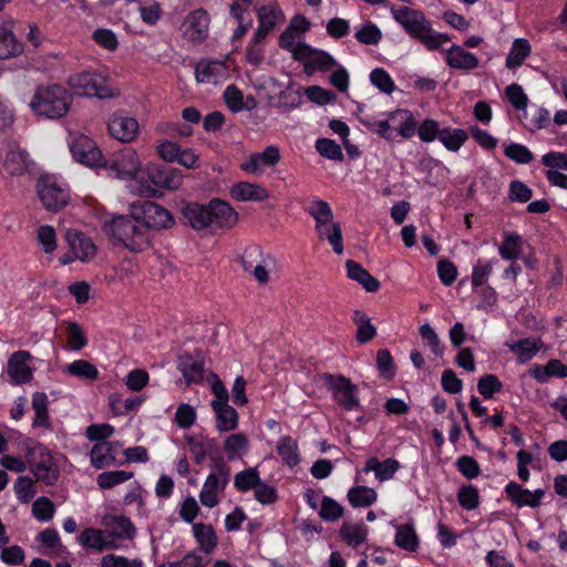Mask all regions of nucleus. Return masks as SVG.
<instances>
[{"instance_id":"1","label":"nucleus","mask_w":567,"mask_h":567,"mask_svg":"<svg viewBox=\"0 0 567 567\" xmlns=\"http://www.w3.org/2000/svg\"><path fill=\"white\" fill-rule=\"evenodd\" d=\"M391 13L405 32L420 41L427 50H436L451 40L447 33L436 32L422 11L400 7L392 8Z\"/></svg>"},{"instance_id":"2","label":"nucleus","mask_w":567,"mask_h":567,"mask_svg":"<svg viewBox=\"0 0 567 567\" xmlns=\"http://www.w3.org/2000/svg\"><path fill=\"white\" fill-rule=\"evenodd\" d=\"M72 102L71 94L59 84L39 85L29 103L37 116L58 120L66 115Z\"/></svg>"},{"instance_id":"3","label":"nucleus","mask_w":567,"mask_h":567,"mask_svg":"<svg viewBox=\"0 0 567 567\" xmlns=\"http://www.w3.org/2000/svg\"><path fill=\"white\" fill-rule=\"evenodd\" d=\"M105 233L122 243L132 251H142L148 244V231L142 226L140 220L130 216H117L104 224Z\"/></svg>"},{"instance_id":"4","label":"nucleus","mask_w":567,"mask_h":567,"mask_svg":"<svg viewBox=\"0 0 567 567\" xmlns=\"http://www.w3.org/2000/svg\"><path fill=\"white\" fill-rule=\"evenodd\" d=\"M69 85L73 93L80 96L112 99L120 95V91L111 85L110 79L105 74L94 71L70 76Z\"/></svg>"},{"instance_id":"5","label":"nucleus","mask_w":567,"mask_h":567,"mask_svg":"<svg viewBox=\"0 0 567 567\" xmlns=\"http://www.w3.org/2000/svg\"><path fill=\"white\" fill-rule=\"evenodd\" d=\"M22 452L28 458V468L38 481L52 485L59 477V468L49 450L37 442H23Z\"/></svg>"},{"instance_id":"6","label":"nucleus","mask_w":567,"mask_h":567,"mask_svg":"<svg viewBox=\"0 0 567 567\" xmlns=\"http://www.w3.org/2000/svg\"><path fill=\"white\" fill-rule=\"evenodd\" d=\"M130 213L134 219L140 220L146 231L167 229L175 223L169 210L151 200H136L131 204Z\"/></svg>"},{"instance_id":"7","label":"nucleus","mask_w":567,"mask_h":567,"mask_svg":"<svg viewBox=\"0 0 567 567\" xmlns=\"http://www.w3.org/2000/svg\"><path fill=\"white\" fill-rule=\"evenodd\" d=\"M109 174L122 181H135L143 169L141 157L136 150L125 147L113 154L109 162L104 161Z\"/></svg>"},{"instance_id":"8","label":"nucleus","mask_w":567,"mask_h":567,"mask_svg":"<svg viewBox=\"0 0 567 567\" xmlns=\"http://www.w3.org/2000/svg\"><path fill=\"white\" fill-rule=\"evenodd\" d=\"M230 480V467L219 463L214 466L199 492L200 503L208 508H213L219 503V495L223 494Z\"/></svg>"},{"instance_id":"9","label":"nucleus","mask_w":567,"mask_h":567,"mask_svg":"<svg viewBox=\"0 0 567 567\" xmlns=\"http://www.w3.org/2000/svg\"><path fill=\"white\" fill-rule=\"evenodd\" d=\"M1 164L6 174L22 176L32 165L30 154L16 140H4L1 150Z\"/></svg>"},{"instance_id":"10","label":"nucleus","mask_w":567,"mask_h":567,"mask_svg":"<svg viewBox=\"0 0 567 567\" xmlns=\"http://www.w3.org/2000/svg\"><path fill=\"white\" fill-rule=\"evenodd\" d=\"M38 196L43 206L51 212H58L65 207L69 202L66 186L54 176L45 175L37 182Z\"/></svg>"},{"instance_id":"11","label":"nucleus","mask_w":567,"mask_h":567,"mask_svg":"<svg viewBox=\"0 0 567 567\" xmlns=\"http://www.w3.org/2000/svg\"><path fill=\"white\" fill-rule=\"evenodd\" d=\"M210 17L204 9L190 11L179 27L183 39L192 44L203 43L209 34Z\"/></svg>"},{"instance_id":"12","label":"nucleus","mask_w":567,"mask_h":567,"mask_svg":"<svg viewBox=\"0 0 567 567\" xmlns=\"http://www.w3.org/2000/svg\"><path fill=\"white\" fill-rule=\"evenodd\" d=\"M255 12L258 21L256 32L266 38L286 23V14L278 0H261Z\"/></svg>"},{"instance_id":"13","label":"nucleus","mask_w":567,"mask_h":567,"mask_svg":"<svg viewBox=\"0 0 567 567\" xmlns=\"http://www.w3.org/2000/svg\"><path fill=\"white\" fill-rule=\"evenodd\" d=\"M65 239L70 251L60 258L61 264L68 265L75 260L87 262L96 255V246L85 234L69 229Z\"/></svg>"},{"instance_id":"14","label":"nucleus","mask_w":567,"mask_h":567,"mask_svg":"<svg viewBox=\"0 0 567 567\" xmlns=\"http://www.w3.org/2000/svg\"><path fill=\"white\" fill-rule=\"evenodd\" d=\"M192 534L196 543V548L187 554H195L204 561L203 567L208 566L210 557L218 546V537L214 527L205 523H195L192 526Z\"/></svg>"},{"instance_id":"15","label":"nucleus","mask_w":567,"mask_h":567,"mask_svg":"<svg viewBox=\"0 0 567 567\" xmlns=\"http://www.w3.org/2000/svg\"><path fill=\"white\" fill-rule=\"evenodd\" d=\"M327 386L333 399L346 410H353L359 405L358 389L348 378L342 375L323 374Z\"/></svg>"},{"instance_id":"16","label":"nucleus","mask_w":567,"mask_h":567,"mask_svg":"<svg viewBox=\"0 0 567 567\" xmlns=\"http://www.w3.org/2000/svg\"><path fill=\"white\" fill-rule=\"evenodd\" d=\"M109 134L121 143H132L140 134L137 120L126 113L118 111L110 115L107 120Z\"/></svg>"},{"instance_id":"17","label":"nucleus","mask_w":567,"mask_h":567,"mask_svg":"<svg viewBox=\"0 0 567 567\" xmlns=\"http://www.w3.org/2000/svg\"><path fill=\"white\" fill-rule=\"evenodd\" d=\"M70 151L73 158L86 166L99 167L104 165V157L95 142L85 135H79L72 138Z\"/></svg>"},{"instance_id":"18","label":"nucleus","mask_w":567,"mask_h":567,"mask_svg":"<svg viewBox=\"0 0 567 567\" xmlns=\"http://www.w3.org/2000/svg\"><path fill=\"white\" fill-rule=\"evenodd\" d=\"M109 539L118 545L122 540H132L136 528L132 520L124 515H107L102 519Z\"/></svg>"},{"instance_id":"19","label":"nucleus","mask_w":567,"mask_h":567,"mask_svg":"<svg viewBox=\"0 0 567 567\" xmlns=\"http://www.w3.org/2000/svg\"><path fill=\"white\" fill-rule=\"evenodd\" d=\"M229 76V69L224 61L202 60L195 66V78L198 83L219 84Z\"/></svg>"},{"instance_id":"20","label":"nucleus","mask_w":567,"mask_h":567,"mask_svg":"<svg viewBox=\"0 0 567 567\" xmlns=\"http://www.w3.org/2000/svg\"><path fill=\"white\" fill-rule=\"evenodd\" d=\"M280 161L279 148L267 146L262 152L251 154L241 164L240 168L251 175H260L266 167L275 166Z\"/></svg>"},{"instance_id":"21","label":"nucleus","mask_w":567,"mask_h":567,"mask_svg":"<svg viewBox=\"0 0 567 567\" xmlns=\"http://www.w3.org/2000/svg\"><path fill=\"white\" fill-rule=\"evenodd\" d=\"M31 359V353L23 350L11 354L8 360L7 372L13 384H24L31 381L33 371L28 364V361Z\"/></svg>"},{"instance_id":"22","label":"nucleus","mask_w":567,"mask_h":567,"mask_svg":"<svg viewBox=\"0 0 567 567\" xmlns=\"http://www.w3.org/2000/svg\"><path fill=\"white\" fill-rule=\"evenodd\" d=\"M505 493L507 498L515 503L518 507H537L539 506L540 499L544 496L543 489H536L535 492H530L528 489L523 488L516 482H509L505 486Z\"/></svg>"},{"instance_id":"23","label":"nucleus","mask_w":567,"mask_h":567,"mask_svg":"<svg viewBox=\"0 0 567 567\" xmlns=\"http://www.w3.org/2000/svg\"><path fill=\"white\" fill-rule=\"evenodd\" d=\"M212 225L218 228H233L238 223V214L226 202L213 199L209 202Z\"/></svg>"},{"instance_id":"24","label":"nucleus","mask_w":567,"mask_h":567,"mask_svg":"<svg viewBox=\"0 0 567 567\" xmlns=\"http://www.w3.org/2000/svg\"><path fill=\"white\" fill-rule=\"evenodd\" d=\"M79 542L82 546L96 551L116 549L120 547V545L112 543L111 539H109L105 529L101 530L92 527L84 528L80 533Z\"/></svg>"},{"instance_id":"25","label":"nucleus","mask_w":567,"mask_h":567,"mask_svg":"<svg viewBox=\"0 0 567 567\" xmlns=\"http://www.w3.org/2000/svg\"><path fill=\"white\" fill-rule=\"evenodd\" d=\"M279 47L289 51L295 60H306L311 47L302 41V35L287 28L279 37Z\"/></svg>"},{"instance_id":"26","label":"nucleus","mask_w":567,"mask_h":567,"mask_svg":"<svg viewBox=\"0 0 567 567\" xmlns=\"http://www.w3.org/2000/svg\"><path fill=\"white\" fill-rule=\"evenodd\" d=\"M445 62L450 68L456 70L470 71L478 66L477 56L456 44L446 50Z\"/></svg>"},{"instance_id":"27","label":"nucleus","mask_w":567,"mask_h":567,"mask_svg":"<svg viewBox=\"0 0 567 567\" xmlns=\"http://www.w3.org/2000/svg\"><path fill=\"white\" fill-rule=\"evenodd\" d=\"M315 230L318 238L327 240L337 255L343 254L342 229L340 223L334 220V217L322 225L315 226Z\"/></svg>"},{"instance_id":"28","label":"nucleus","mask_w":567,"mask_h":567,"mask_svg":"<svg viewBox=\"0 0 567 567\" xmlns=\"http://www.w3.org/2000/svg\"><path fill=\"white\" fill-rule=\"evenodd\" d=\"M399 468L400 463L395 458L390 457L384 461H379L375 456H372L367 460L362 472H373L378 481L384 482L392 480Z\"/></svg>"},{"instance_id":"29","label":"nucleus","mask_w":567,"mask_h":567,"mask_svg":"<svg viewBox=\"0 0 567 567\" xmlns=\"http://www.w3.org/2000/svg\"><path fill=\"white\" fill-rule=\"evenodd\" d=\"M117 443L97 442L93 445L90 454L91 464L95 468L111 466L116 461Z\"/></svg>"},{"instance_id":"30","label":"nucleus","mask_w":567,"mask_h":567,"mask_svg":"<svg viewBox=\"0 0 567 567\" xmlns=\"http://www.w3.org/2000/svg\"><path fill=\"white\" fill-rule=\"evenodd\" d=\"M209 210V204L205 206L196 203H190L183 208V216L192 228L196 230H202L212 225V216Z\"/></svg>"},{"instance_id":"31","label":"nucleus","mask_w":567,"mask_h":567,"mask_svg":"<svg viewBox=\"0 0 567 567\" xmlns=\"http://www.w3.org/2000/svg\"><path fill=\"white\" fill-rule=\"evenodd\" d=\"M233 198L240 202H262L269 198V193L260 185L239 182L230 189Z\"/></svg>"},{"instance_id":"32","label":"nucleus","mask_w":567,"mask_h":567,"mask_svg":"<svg viewBox=\"0 0 567 567\" xmlns=\"http://www.w3.org/2000/svg\"><path fill=\"white\" fill-rule=\"evenodd\" d=\"M212 409L216 415V429L219 432H229L238 425L237 411L227 403L212 402Z\"/></svg>"},{"instance_id":"33","label":"nucleus","mask_w":567,"mask_h":567,"mask_svg":"<svg viewBox=\"0 0 567 567\" xmlns=\"http://www.w3.org/2000/svg\"><path fill=\"white\" fill-rule=\"evenodd\" d=\"M249 447V440L244 433L230 434L223 443V450L228 461L241 460L248 453Z\"/></svg>"},{"instance_id":"34","label":"nucleus","mask_w":567,"mask_h":567,"mask_svg":"<svg viewBox=\"0 0 567 567\" xmlns=\"http://www.w3.org/2000/svg\"><path fill=\"white\" fill-rule=\"evenodd\" d=\"M178 369L184 375L186 383H198L204 377V364L198 358L189 353L182 354L178 361Z\"/></svg>"},{"instance_id":"35","label":"nucleus","mask_w":567,"mask_h":567,"mask_svg":"<svg viewBox=\"0 0 567 567\" xmlns=\"http://www.w3.org/2000/svg\"><path fill=\"white\" fill-rule=\"evenodd\" d=\"M394 544L402 550L414 553L420 547V538L411 524L395 526Z\"/></svg>"},{"instance_id":"36","label":"nucleus","mask_w":567,"mask_h":567,"mask_svg":"<svg viewBox=\"0 0 567 567\" xmlns=\"http://www.w3.org/2000/svg\"><path fill=\"white\" fill-rule=\"evenodd\" d=\"M22 52L23 45L12 30L7 24L0 25V60L18 56Z\"/></svg>"},{"instance_id":"37","label":"nucleus","mask_w":567,"mask_h":567,"mask_svg":"<svg viewBox=\"0 0 567 567\" xmlns=\"http://www.w3.org/2000/svg\"><path fill=\"white\" fill-rule=\"evenodd\" d=\"M390 121L393 130H396L402 137L410 138L415 134L416 121L410 111L396 110L391 112Z\"/></svg>"},{"instance_id":"38","label":"nucleus","mask_w":567,"mask_h":567,"mask_svg":"<svg viewBox=\"0 0 567 567\" xmlns=\"http://www.w3.org/2000/svg\"><path fill=\"white\" fill-rule=\"evenodd\" d=\"M348 277L352 280L358 281L362 287L369 291L374 292L379 289L380 282L368 270H365L360 264L348 260L346 262Z\"/></svg>"},{"instance_id":"39","label":"nucleus","mask_w":567,"mask_h":567,"mask_svg":"<svg viewBox=\"0 0 567 567\" xmlns=\"http://www.w3.org/2000/svg\"><path fill=\"white\" fill-rule=\"evenodd\" d=\"M506 346L517 357L518 361L525 363L536 355L542 347L538 339L526 338L517 342H507Z\"/></svg>"},{"instance_id":"40","label":"nucleus","mask_w":567,"mask_h":567,"mask_svg":"<svg viewBox=\"0 0 567 567\" xmlns=\"http://www.w3.org/2000/svg\"><path fill=\"white\" fill-rule=\"evenodd\" d=\"M144 402L142 396H132L124 399L118 393H112L109 396L110 409L115 416L125 415L131 411L137 410Z\"/></svg>"},{"instance_id":"41","label":"nucleus","mask_w":567,"mask_h":567,"mask_svg":"<svg viewBox=\"0 0 567 567\" xmlns=\"http://www.w3.org/2000/svg\"><path fill=\"white\" fill-rule=\"evenodd\" d=\"M277 452L289 467H293L300 462L297 441L289 435L281 436L278 440Z\"/></svg>"},{"instance_id":"42","label":"nucleus","mask_w":567,"mask_h":567,"mask_svg":"<svg viewBox=\"0 0 567 567\" xmlns=\"http://www.w3.org/2000/svg\"><path fill=\"white\" fill-rule=\"evenodd\" d=\"M523 238L517 233H504L498 252L504 260H516L522 252Z\"/></svg>"},{"instance_id":"43","label":"nucleus","mask_w":567,"mask_h":567,"mask_svg":"<svg viewBox=\"0 0 567 567\" xmlns=\"http://www.w3.org/2000/svg\"><path fill=\"white\" fill-rule=\"evenodd\" d=\"M340 535L342 539L351 547H358L363 544L368 536V528L362 523H348L344 522Z\"/></svg>"},{"instance_id":"44","label":"nucleus","mask_w":567,"mask_h":567,"mask_svg":"<svg viewBox=\"0 0 567 567\" xmlns=\"http://www.w3.org/2000/svg\"><path fill=\"white\" fill-rule=\"evenodd\" d=\"M63 371L70 375L87 380L94 381L99 378V370L91 362L79 359L63 368Z\"/></svg>"},{"instance_id":"45","label":"nucleus","mask_w":567,"mask_h":567,"mask_svg":"<svg viewBox=\"0 0 567 567\" xmlns=\"http://www.w3.org/2000/svg\"><path fill=\"white\" fill-rule=\"evenodd\" d=\"M377 497V492L364 485L354 486L348 492V501L353 507H368L375 503Z\"/></svg>"},{"instance_id":"46","label":"nucleus","mask_w":567,"mask_h":567,"mask_svg":"<svg viewBox=\"0 0 567 567\" xmlns=\"http://www.w3.org/2000/svg\"><path fill=\"white\" fill-rule=\"evenodd\" d=\"M468 135L462 128H442L439 141L451 152H457L467 141Z\"/></svg>"},{"instance_id":"47","label":"nucleus","mask_w":567,"mask_h":567,"mask_svg":"<svg viewBox=\"0 0 567 567\" xmlns=\"http://www.w3.org/2000/svg\"><path fill=\"white\" fill-rule=\"evenodd\" d=\"M306 212L313 218L315 226L322 225L334 217L330 204L320 198L310 199Z\"/></svg>"},{"instance_id":"48","label":"nucleus","mask_w":567,"mask_h":567,"mask_svg":"<svg viewBox=\"0 0 567 567\" xmlns=\"http://www.w3.org/2000/svg\"><path fill=\"white\" fill-rule=\"evenodd\" d=\"M134 476L131 471H106L97 475L96 484L101 489H110L125 483Z\"/></svg>"},{"instance_id":"49","label":"nucleus","mask_w":567,"mask_h":567,"mask_svg":"<svg viewBox=\"0 0 567 567\" xmlns=\"http://www.w3.org/2000/svg\"><path fill=\"white\" fill-rule=\"evenodd\" d=\"M260 481L261 478L258 468L249 467L238 472L234 476V486L238 492L246 493L255 489Z\"/></svg>"},{"instance_id":"50","label":"nucleus","mask_w":567,"mask_h":567,"mask_svg":"<svg viewBox=\"0 0 567 567\" xmlns=\"http://www.w3.org/2000/svg\"><path fill=\"white\" fill-rule=\"evenodd\" d=\"M267 38L258 32H254L246 48V61L258 66L265 59V45L264 42Z\"/></svg>"},{"instance_id":"51","label":"nucleus","mask_w":567,"mask_h":567,"mask_svg":"<svg viewBox=\"0 0 567 567\" xmlns=\"http://www.w3.org/2000/svg\"><path fill=\"white\" fill-rule=\"evenodd\" d=\"M32 409L34 411L33 426L48 427L49 413H48V396L43 392H35L32 395Z\"/></svg>"},{"instance_id":"52","label":"nucleus","mask_w":567,"mask_h":567,"mask_svg":"<svg viewBox=\"0 0 567 567\" xmlns=\"http://www.w3.org/2000/svg\"><path fill=\"white\" fill-rule=\"evenodd\" d=\"M303 61L308 71H328L334 64V60L330 54L313 48H311L310 54Z\"/></svg>"},{"instance_id":"53","label":"nucleus","mask_w":567,"mask_h":567,"mask_svg":"<svg viewBox=\"0 0 567 567\" xmlns=\"http://www.w3.org/2000/svg\"><path fill=\"white\" fill-rule=\"evenodd\" d=\"M530 53V45L525 39H516L512 45V49L506 58V66L508 69H516Z\"/></svg>"},{"instance_id":"54","label":"nucleus","mask_w":567,"mask_h":567,"mask_svg":"<svg viewBox=\"0 0 567 567\" xmlns=\"http://www.w3.org/2000/svg\"><path fill=\"white\" fill-rule=\"evenodd\" d=\"M183 173L177 168H166L158 172L157 179L154 183L165 189L175 190L183 184Z\"/></svg>"},{"instance_id":"55","label":"nucleus","mask_w":567,"mask_h":567,"mask_svg":"<svg viewBox=\"0 0 567 567\" xmlns=\"http://www.w3.org/2000/svg\"><path fill=\"white\" fill-rule=\"evenodd\" d=\"M39 542L48 549L44 551L50 556H61L65 547L61 544L60 536L55 529H45L39 535Z\"/></svg>"},{"instance_id":"56","label":"nucleus","mask_w":567,"mask_h":567,"mask_svg":"<svg viewBox=\"0 0 567 567\" xmlns=\"http://www.w3.org/2000/svg\"><path fill=\"white\" fill-rule=\"evenodd\" d=\"M353 321L358 326L357 341L359 343H367L375 336V328L371 323L370 318L360 311L354 312Z\"/></svg>"},{"instance_id":"57","label":"nucleus","mask_w":567,"mask_h":567,"mask_svg":"<svg viewBox=\"0 0 567 567\" xmlns=\"http://www.w3.org/2000/svg\"><path fill=\"white\" fill-rule=\"evenodd\" d=\"M68 348L80 351L87 346V338L83 328L78 322H69L66 330Z\"/></svg>"},{"instance_id":"58","label":"nucleus","mask_w":567,"mask_h":567,"mask_svg":"<svg viewBox=\"0 0 567 567\" xmlns=\"http://www.w3.org/2000/svg\"><path fill=\"white\" fill-rule=\"evenodd\" d=\"M504 154L517 164H528L534 159V154L523 144L511 143L505 146Z\"/></svg>"},{"instance_id":"59","label":"nucleus","mask_w":567,"mask_h":567,"mask_svg":"<svg viewBox=\"0 0 567 567\" xmlns=\"http://www.w3.org/2000/svg\"><path fill=\"white\" fill-rule=\"evenodd\" d=\"M371 83L385 94H391L395 90V83L388 71L377 68L370 73Z\"/></svg>"},{"instance_id":"60","label":"nucleus","mask_w":567,"mask_h":567,"mask_svg":"<svg viewBox=\"0 0 567 567\" xmlns=\"http://www.w3.org/2000/svg\"><path fill=\"white\" fill-rule=\"evenodd\" d=\"M497 260L478 261L474 267L471 276L473 288H477L487 282L494 265Z\"/></svg>"},{"instance_id":"61","label":"nucleus","mask_w":567,"mask_h":567,"mask_svg":"<svg viewBox=\"0 0 567 567\" xmlns=\"http://www.w3.org/2000/svg\"><path fill=\"white\" fill-rule=\"evenodd\" d=\"M317 152L329 159L341 161L343 158V153L340 145L329 138H319L316 142Z\"/></svg>"},{"instance_id":"62","label":"nucleus","mask_w":567,"mask_h":567,"mask_svg":"<svg viewBox=\"0 0 567 567\" xmlns=\"http://www.w3.org/2000/svg\"><path fill=\"white\" fill-rule=\"evenodd\" d=\"M343 507L337 503L333 498L324 496L321 499V506L319 511V516L323 520L334 522L342 517Z\"/></svg>"},{"instance_id":"63","label":"nucleus","mask_w":567,"mask_h":567,"mask_svg":"<svg viewBox=\"0 0 567 567\" xmlns=\"http://www.w3.org/2000/svg\"><path fill=\"white\" fill-rule=\"evenodd\" d=\"M156 154L167 163H174L179 155L181 146L168 140H159L155 145Z\"/></svg>"},{"instance_id":"64","label":"nucleus","mask_w":567,"mask_h":567,"mask_svg":"<svg viewBox=\"0 0 567 567\" xmlns=\"http://www.w3.org/2000/svg\"><path fill=\"white\" fill-rule=\"evenodd\" d=\"M101 567H144L141 558L128 559L114 554L105 555L101 559Z\"/></svg>"}]
</instances>
